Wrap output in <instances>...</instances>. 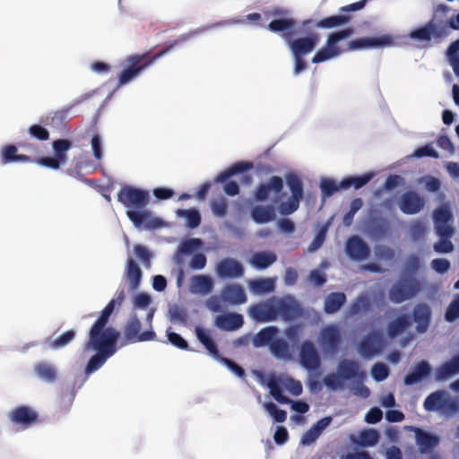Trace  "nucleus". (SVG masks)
Masks as SVG:
<instances>
[{
  "mask_svg": "<svg viewBox=\"0 0 459 459\" xmlns=\"http://www.w3.org/2000/svg\"><path fill=\"white\" fill-rule=\"evenodd\" d=\"M427 411H440L444 414H453L459 411V401L449 396L445 390L431 393L424 401Z\"/></svg>",
  "mask_w": 459,
  "mask_h": 459,
  "instance_id": "nucleus-4",
  "label": "nucleus"
},
{
  "mask_svg": "<svg viewBox=\"0 0 459 459\" xmlns=\"http://www.w3.org/2000/svg\"><path fill=\"white\" fill-rule=\"evenodd\" d=\"M277 260V255L273 252H256L251 259V264L256 269H265L272 265Z\"/></svg>",
  "mask_w": 459,
  "mask_h": 459,
  "instance_id": "nucleus-42",
  "label": "nucleus"
},
{
  "mask_svg": "<svg viewBox=\"0 0 459 459\" xmlns=\"http://www.w3.org/2000/svg\"><path fill=\"white\" fill-rule=\"evenodd\" d=\"M408 429L414 432L415 442L420 454L430 452L438 444V438L436 436L420 428L410 426Z\"/></svg>",
  "mask_w": 459,
  "mask_h": 459,
  "instance_id": "nucleus-26",
  "label": "nucleus"
},
{
  "mask_svg": "<svg viewBox=\"0 0 459 459\" xmlns=\"http://www.w3.org/2000/svg\"><path fill=\"white\" fill-rule=\"evenodd\" d=\"M106 336L89 334L88 347L97 351L88 361L85 374L90 375L100 368L106 360L117 351V333L113 331L107 333Z\"/></svg>",
  "mask_w": 459,
  "mask_h": 459,
  "instance_id": "nucleus-2",
  "label": "nucleus"
},
{
  "mask_svg": "<svg viewBox=\"0 0 459 459\" xmlns=\"http://www.w3.org/2000/svg\"><path fill=\"white\" fill-rule=\"evenodd\" d=\"M221 299L231 305H240L247 301V295L240 285L229 284L223 288Z\"/></svg>",
  "mask_w": 459,
  "mask_h": 459,
  "instance_id": "nucleus-28",
  "label": "nucleus"
},
{
  "mask_svg": "<svg viewBox=\"0 0 459 459\" xmlns=\"http://www.w3.org/2000/svg\"><path fill=\"white\" fill-rule=\"evenodd\" d=\"M420 268V260L416 255H411L407 257L401 276L415 277Z\"/></svg>",
  "mask_w": 459,
  "mask_h": 459,
  "instance_id": "nucleus-52",
  "label": "nucleus"
},
{
  "mask_svg": "<svg viewBox=\"0 0 459 459\" xmlns=\"http://www.w3.org/2000/svg\"><path fill=\"white\" fill-rule=\"evenodd\" d=\"M194 34V31H190L178 36V39L169 43L160 51L152 56H151L149 52H146L128 56L126 60V66L117 75L118 85L122 86L132 82L156 60L170 52L177 46H179L190 39Z\"/></svg>",
  "mask_w": 459,
  "mask_h": 459,
  "instance_id": "nucleus-1",
  "label": "nucleus"
},
{
  "mask_svg": "<svg viewBox=\"0 0 459 459\" xmlns=\"http://www.w3.org/2000/svg\"><path fill=\"white\" fill-rule=\"evenodd\" d=\"M216 272L221 278L234 279L243 276L244 268L238 261L233 258H225L217 264Z\"/></svg>",
  "mask_w": 459,
  "mask_h": 459,
  "instance_id": "nucleus-24",
  "label": "nucleus"
},
{
  "mask_svg": "<svg viewBox=\"0 0 459 459\" xmlns=\"http://www.w3.org/2000/svg\"><path fill=\"white\" fill-rule=\"evenodd\" d=\"M126 276L131 289H137L142 279V270L132 258L127 260Z\"/></svg>",
  "mask_w": 459,
  "mask_h": 459,
  "instance_id": "nucleus-45",
  "label": "nucleus"
},
{
  "mask_svg": "<svg viewBox=\"0 0 459 459\" xmlns=\"http://www.w3.org/2000/svg\"><path fill=\"white\" fill-rule=\"evenodd\" d=\"M267 386L271 395L280 403L288 404L292 403L290 399L283 395L282 389L275 377L269 378Z\"/></svg>",
  "mask_w": 459,
  "mask_h": 459,
  "instance_id": "nucleus-50",
  "label": "nucleus"
},
{
  "mask_svg": "<svg viewBox=\"0 0 459 459\" xmlns=\"http://www.w3.org/2000/svg\"><path fill=\"white\" fill-rule=\"evenodd\" d=\"M116 305V300H110L104 309L101 311L100 316L91 325L89 334L98 335V336H106L108 332H115L117 333V340H118L120 336V333L115 329L114 327H107V325L109 321V317L112 315Z\"/></svg>",
  "mask_w": 459,
  "mask_h": 459,
  "instance_id": "nucleus-14",
  "label": "nucleus"
},
{
  "mask_svg": "<svg viewBox=\"0 0 459 459\" xmlns=\"http://www.w3.org/2000/svg\"><path fill=\"white\" fill-rule=\"evenodd\" d=\"M300 364L307 370H317L321 366V358L310 341L302 342L299 350Z\"/></svg>",
  "mask_w": 459,
  "mask_h": 459,
  "instance_id": "nucleus-20",
  "label": "nucleus"
},
{
  "mask_svg": "<svg viewBox=\"0 0 459 459\" xmlns=\"http://www.w3.org/2000/svg\"><path fill=\"white\" fill-rule=\"evenodd\" d=\"M283 180L279 176H273L270 178L267 183H261L257 186L254 198L257 202L266 201L271 193H274L275 195H279L283 190Z\"/></svg>",
  "mask_w": 459,
  "mask_h": 459,
  "instance_id": "nucleus-22",
  "label": "nucleus"
},
{
  "mask_svg": "<svg viewBox=\"0 0 459 459\" xmlns=\"http://www.w3.org/2000/svg\"><path fill=\"white\" fill-rule=\"evenodd\" d=\"M424 205V198L413 190L404 192L399 200V208L405 214H416Z\"/></svg>",
  "mask_w": 459,
  "mask_h": 459,
  "instance_id": "nucleus-21",
  "label": "nucleus"
},
{
  "mask_svg": "<svg viewBox=\"0 0 459 459\" xmlns=\"http://www.w3.org/2000/svg\"><path fill=\"white\" fill-rule=\"evenodd\" d=\"M117 201L128 210H142L149 204L148 191L132 186H124L117 193Z\"/></svg>",
  "mask_w": 459,
  "mask_h": 459,
  "instance_id": "nucleus-6",
  "label": "nucleus"
},
{
  "mask_svg": "<svg viewBox=\"0 0 459 459\" xmlns=\"http://www.w3.org/2000/svg\"><path fill=\"white\" fill-rule=\"evenodd\" d=\"M279 329L276 326H267L261 329L254 339V345L255 347H262L265 345L271 346V343L276 339Z\"/></svg>",
  "mask_w": 459,
  "mask_h": 459,
  "instance_id": "nucleus-40",
  "label": "nucleus"
},
{
  "mask_svg": "<svg viewBox=\"0 0 459 459\" xmlns=\"http://www.w3.org/2000/svg\"><path fill=\"white\" fill-rule=\"evenodd\" d=\"M370 234L376 238H384L389 230V223L382 218L374 219L368 225Z\"/></svg>",
  "mask_w": 459,
  "mask_h": 459,
  "instance_id": "nucleus-47",
  "label": "nucleus"
},
{
  "mask_svg": "<svg viewBox=\"0 0 459 459\" xmlns=\"http://www.w3.org/2000/svg\"><path fill=\"white\" fill-rule=\"evenodd\" d=\"M359 439L362 446H373L377 444L379 434L373 429H365L360 432Z\"/></svg>",
  "mask_w": 459,
  "mask_h": 459,
  "instance_id": "nucleus-56",
  "label": "nucleus"
},
{
  "mask_svg": "<svg viewBox=\"0 0 459 459\" xmlns=\"http://www.w3.org/2000/svg\"><path fill=\"white\" fill-rule=\"evenodd\" d=\"M36 376L47 383H55L57 379V370L54 365L48 362H39L34 366Z\"/></svg>",
  "mask_w": 459,
  "mask_h": 459,
  "instance_id": "nucleus-34",
  "label": "nucleus"
},
{
  "mask_svg": "<svg viewBox=\"0 0 459 459\" xmlns=\"http://www.w3.org/2000/svg\"><path fill=\"white\" fill-rule=\"evenodd\" d=\"M276 319L281 316L285 321L294 320L302 315V308L293 299L274 298Z\"/></svg>",
  "mask_w": 459,
  "mask_h": 459,
  "instance_id": "nucleus-18",
  "label": "nucleus"
},
{
  "mask_svg": "<svg viewBox=\"0 0 459 459\" xmlns=\"http://www.w3.org/2000/svg\"><path fill=\"white\" fill-rule=\"evenodd\" d=\"M272 354L278 359H290V346L283 339H275L269 347Z\"/></svg>",
  "mask_w": 459,
  "mask_h": 459,
  "instance_id": "nucleus-48",
  "label": "nucleus"
},
{
  "mask_svg": "<svg viewBox=\"0 0 459 459\" xmlns=\"http://www.w3.org/2000/svg\"><path fill=\"white\" fill-rule=\"evenodd\" d=\"M319 344L325 354L334 355L338 352L342 342L340 330L335 325L322 328L318 336Z\"/></svg>",
  "mask_w": 459,
  "mask_h": 459,
  "instance_id": "nucleus-11",
  "label": "nucleus"
},
{
  "mask_svg": "<svg viewBox=\"0 0 459 459\" xmlns=\"http://www.w3.org/2000/svg\"><path fill=\"white\" fill-rule=\"evenodd\" d=\"M116 305V300H110L104 309L101 311L100 316L91 325L89 334L98 335V336H106L108 332H115L117 333V340H118L120 336V333L115 329L114 327H107V325L109 321V317L112 315Z\"/></svg>",
  "mask_w": 459,
  "mask_h": 459,
  "instance_id": "nucleus-15",
  "label": "nucleus"
},
{
  "mask_svg": "<svg viewBox=\"0 0 459 459\" xmlns=\"http://www.w3.org/2000/svg\"><path fill=\"white\" fill-rule=\"evenodd\" d=\"M320 187L324 198L330 197L339 189H342L340 183L337 184L333 179L330 178L323 179L320 183Z\"/></svg>",
  "mask_w": 459,
  "mask_h": 459,
  "instance_id": "nucleus-61",
  "label": "nucleus"
},
{
  "mask_svg": "<svg viewBox=\"0 0 459 459\" xmlns=\"http://www.w3.org/2000/svg\"><path fill=\"white\" fill-rule=\"evenodd\" d=\"M445 318L447 322H454L459 318V295L447 307Z\"/></svg>",
  "mask_w": 459,
  "mask_h": 459,
  "instance_id": "nucleus-64",
  "label": "nucleus"
},
{
  "mask_svg": "<svg viewBox=\"0 0 459 459\" xmlns=\"http://www.w3.org/2000/svg\"><path fill=\"white\" fill-rule=\"evenodd\" d=\"M302 199L290 196V198L280 204V212L282 215H290L296 212L299 207V203Z\"/></svg>",
  "mask_w": 459,
  "mask_h": 459,
  "instance_id": "nucleus-58",
  "label": "nucleus"
},
{
  "mask_svg": "<svg viewBox=\"0 0 459 459\" xmlns=\"http://www.w3.org/2000/svg\"><path fill=\"white\" fill-rule=\"evenodd\" d=\"M155 338L156 333L152 327L142 331L140 319L135 313H133L124 326V337L121 345L153 341Z\"/></svg>",
  "mask_w": 459,
  "mask_h": 459,
  "instance_id": "nucleus-5",
  "label": "nucleus"
},
{
  "mask_svg": "<svg viewBox=\"0 0 459 459\" xmlns=\"http://www.w3.org/2000/svg\"><path fill=\"white\" fill-rule=\"evenodd\" d=\"M371 375L376 381H384L389 376V368L385 364L377 362L372 367Z\"/></svg>",
  "mask_w": 459,
  "mask_h": 459,
  "instance_id": "nucleus-63",
  "label": "nucleus"
},
{
  "mask_svg": "<svg viewBox=\"0 0 459 459\" xmlns=\"http://www.w3.org/2000/svg\"><path fill=\"white\" fill-rule=\"evenodd\" d=\"M178 214L186 218V225L190 229H195L201 223V215L199 212L195 209L179 210Z\"/></svg>",
  "mask_w": 459,
  "mask_h": 459,
  "instance_id": "nucleus-57",
  "label": "nucleus"
},
{
  "mask_svg": "<svg viewBox=\"0 0 459 459\" xmlns=\"http://www.w3.org/2000/svg\"><path fill=\"white\" fill-rule=\"evenodd\" d=\"M55 155L65 163L67 160V151L72 147V142L67 139H58L52 143Z\"/></svg>",
  "mask_w": 459,
  "mask_h": 459,
  "instance_id": "nucleus-53",
  "label": "nucleus"
},
{
  "mask_svg": "<svg viewBox=\"0 0 459 459\" xmlns=\"http://www.w3.org/2000/svg\"><path fill=\"white\" fill-rule=\"evenodd\" d=\"M385 346L383 334L379 331H372L366 334L358 343V351L363 359H371L381 352Z\"/></svg>",
  "mask_w": 459,
  "mask_h": 459,
  "instance_id": "nucleus-10",
  "label": "nucleus"
},
{
  "mask_svg": "<svg viewBox=\"0 0 459 459\" xmlns=\"http://www.w3.org/2000/svg\"><path fill=\"white\" fill-rule=\"evenodd\" d=\"M244 324L242 315L238 313H228L216 317V325L225 331H235Z\"/></svg>",
  "mask_w": 459,
  "mask_h": 459,
  "instance_id": "nucleus-30",
  "label": "nucleus"
},
{
  "mask_svg": "<svg viewBox=\"0 0 459 459\" xmlns=\"http://www.w3.org/2000/svg\"><path fill=\"white\" fill-rule=\"evenodd\" d=\"M431 371V368L427 361L419 362L413 370L407 374L404 377V384L406 385H411L427 377Z\"/></svg>",
  "mask_w": 459,
  "mask_h": 459,
  "instance_id": "nucleus-32",
  "label": "nucleus"
},
{
  "mask_svg": "<svg viewBox=\"0 0 459 459\" xmlns=\"http://www.w3.org/2000/svg\"><path fill=\"white\" fill-rule=\"evenodd\" d=\"M126 216L136 228L144 227L147 230H156L163 225L160 218L152 217V213L146 210H127Z\"/></svg>",
  "mask_w": 459,
  "mask_h": 459,
  "instance_id": "nucleus-16",
  "label": "nucleus"
},
{
  "mask_svg": "<svg viewBox=\"0 0 459 459\" xmlns=\"http://www.w3.org/2000/svg\"><path fill=\"white\" fill-rule=\"evenodd\" d=\"M248 312L255 322L265 323L276 320L274 297L251 306Z\"/></svg>",
  "mask_w": 459,
  "mask_h": 459,
  "instance_id": "nucleus-17",
  "label": "nucleus"
},
{
  "mask_svg": "<svg viewBox=\"0 0 459 459\" xmlns=\"http://www.w3.org/2000/svg\"><path fill=\"white\" fill-rule=\"evenodd\" d=\"M249 286L253 292L258 294H266L273 291L274 281L273 280L267 279H257L250 281Z\"/></svg>",
  "mask_w": 459,
  "mask_h": 459,
  "instance_id": "nucleus-49",
  "label": "nucleus"
},
{
  "mask_svg": "<svg viewBox=\"0 0 459 459\" xmlns=\"http://www.w3.org/2000/svg\"><path fill=\"white\" fill-rule=\"evenodd\" d=\"M253 168V163L248 161H239L232 166H230L228 169L221 172L217 178L216 181L220 183L226 182L230 177L238 174L243 173L245 171H247Z\"/></svg>",
  "mask_w": 459,
  "mask_h": 459,
  "instance_id": "nucleus-41",
  "label": "nucleus"
},
{
  "mask_svg": "<svg viewBox=\"0 0 459 459\" xmlns=\"http://www.w3.org/2000/svg\"><path fill=\"white\" fill-rule=\"evenodd\" d=\"M151 304V297L146 293L137 294L134 299V310L136 309H146V323L152 327V323L154 316V309L149 308V305Z\"/></svg>",
  "mask_w": 459,
  "mask_h": 459,
  "instance_id": "nucleus-44",
  "label": "nucleus"
},
{
  "mask_svg": "<svg viewBox=\"0 0 459 459\" xmlns=\"http://www.w3.org/2000/svg\"><path fill=\"white\" fill-rule=\"evenodd\" d=\"M347 255L356 262L366 260L370 255L368 245L359 236L354 235L348 238L345 245Z\"/></svg>",
  "mask_w": 459,
  "mask_h": 459,
  "instance_id": "nucleus-19",
  "label": "nucleus"
},
{
  "mask_svg": "<svg viewBox=\"0 0 459 459\" xmlns=\"http://www.w3.org/2000/svg\"><path fill=\"white\" fill-rule=\"evenodd\" d=\"M353 33V29L347 28L330 34L327 38L326 47L320 48L315 54L312 58V63L318 64L337 56L341 53V50L336 47V44L340 40L349 38Z\"/></svg>",
  "mask_w": 459,
  "mask_h": 459,
  "instance_id": "nucleus-7",
  "label": "nucleus"
},
{
  "mask_svg": "<svg viewBox=\"0 0 459 459\" xmlns=\"http://www.w3.org/2000/svg\"><path fill=\"white\" fill-rule=\"evenodd\" d=\"M421 290L416 277L401 276L389 289L388 298L394 304H401L414 298Z\"/></svg>",
  "mask_w": 459,
  "mask_h": 459,
  "instance_id": "nucleus-3",
  "label": "nucleus"
},
{
  "mask_svg": "<svg viewBox=\"0 0 459 459\" xmlns=\"http://www.w3.org/2000/svg\"><path fill=\"white\" fill-rule=\"evenodd\" d=\"M337 371L344 381L357 379L361 383L366 377L365 372L360 369L359 363L352 359H342L337 366Z\"/></svg>",
  "mask_w": 459,
  "mask_h": 459,
  "instance_id": "nucleus-23",
  "label": "nucleus"
},
{
  "mask_svg": "<svg viewBox=\"0 0 459 459\" xmlns=\"http://www.w3.org/2000/svg\"><path fill=\"white\" fill-rule=\"evenodd\" d=\"M456 374H459V354L453 356L450 360L446 361L437 368L436 379L444 381Z\"/></svg>",
  "mask_w": 459,
  "mask_h": 459,
  "instance_id": "nucleus-31",
  "label": "nucleus"
},
{
  "mask_svg": "<svg viewBox=\"0 0 459 459\" xmlns=\"http://www.w3.org/2000/svg\"><path fill=\"white\" fill-rule=\"evenodd\" d=\"M347 300L343 292H331L325 299L324 311L326 314H334L345 304Z\"/></svg>",
  "mask_w": 459,
  "mask_h": 459,
  "instance_id": "nucleus-33",
  "label": "nucleus"
},
{
  "mask_svg": "<svg viewBox=\"0 0 459 459\" xmlns=\"http://www.w3.org/2000/svg\"><path fill=\"white\" fill-rule=\"evenodd\" d=\"M411 325V317L403 314L387 325V333L390 338H394L404 332Z\"/></svg>",
  "mask_w": 459,
  "mask_h": 459,
  "instance_id": "nucleus-37",
  "label": "nucleus"
},
{
  "mask_svg": "<svg viewBox=\"0 0 459 459\" xmlns=\"http://www.w3.org/2000/svg\"><path fill=\"white\" fill-rule=\"evenodd\" d=\"M69 108L49 113L43 119L45 125L56 129H62L67 121Z\"/></svg>",
  "mask_w": 459,
  "mask_h": 459,
  "instance_id": "nucleus-38",
  "label": "nucleus"
},
{
  "mask_svg": "<svg viewBox=\"0 0 459 459\" xmlns=\"http://www.w3.org/2000/svg\"><path fill=\"white\" fill-rule=\"evenodd\" d=\"M297 27V22L293 18L281 17L274 19L268 24V29L273 32H294Z\"/></svg>",
  "mask_w": 459,
  "mask_h": 459,
  "instance_id": "nucleus-39",
  "label": "nucleus"
},
{
  "mask_svg": "<svg viewBox=\"0 0 459 459\" xmlns=\"http://www.w3.org/2000/svg\"><path fill=\"white\" fill-rule=\"evenodd\" d=\"M439 240L434 244V250L439 254L453 252L455 247L450 238L452 237H439Z\"/></svg>",
  "mask_w": 459,
  "mask_h": 459,
  "instance_id": "nucleus-62",
  "label": "nucleus"
},
{
  "mask_svg": "<svg viewBox=\"0 0 459 459\" xmlns=\"http://www.w3.org/2000/svg\"><path fill=\"white\" fill-rule=\"evenodd\" d=\"M190 286L192 292L207 295L213 289V281L208 275H195L191 278Z\"/></svg>",
  "mask_w": 459,
  "mask_h": 459,
  "instance_id": "nucleus-35",
  "label": "nucleus"
},
{
  "mask_svg": "<svg viewBox=\"0 0 459 459\" xmlns=\"http://www.w3.org/2000/svg\"><path fill=\"white\" fill-rule=\"evenodd\" d=\"M9 420L18 428L26 429L39 422V413L31 407L21 405L15 407L9 414Z\"/></svg>",
  "mask_w": 459,
  "mask_h": 459,
  "instance_id": "nucleus-12",
  "label": "nucleus"
},
{
  "mask_svg": "<svg viewBox=\"0 0 459 459\" xmlns=\"http://www.w3.org/2000/svg\"><path fill=\"white\" fill-rule=\"evenodd\" d=\"M252 220L257 224H265L276 218L275 208L272 204L255 205L250 211Z\"/></svg>",
  "mask_w": 459,
  "mask_h": 459,
  "instance_id": "nucleus-29",
  "label": "nucleus"
},
{
  "mask_svg": "<svg viewBox=\"0 0 459 459\" xmlns=\"http://www.w3.org/2000/svg\"><path fill=\"white\" fill-rule=\"evenodd\" d=\"M351 17L348 14H340L325 17L316 23L318 29H333L349 23Z\"/></svg>",
  "mask_w": 459,
  "mask_h": 459,
  "instance_id": "nucleus-43",
  "label": "nucleus"
},
{
  "mask_svg": "<svg viewBox=\"0 0 459 459\" xmlns=\"http://www.w3.org/2000/svg\"><path fill=\"white\" fill-rule=\"evenodd\" d=\"M286 182L291 193L290 196L303 199L304 191L301 179L295 174H289L286 177Z\"/></svg>",
  "mask_w": 459,
  "mask_h": 459,
  "instance_id": "nucleus-51",
  "label": "nucleus"
},
{
  "mask_svg": "<svg viewBox=\"0 0 459 459\" xmlns=\"http://www.w3.org/2000/svg\"><path fill=\"white\" fill-rule=\"evenodd\" d=\"M264 406L268 413L273 418L274 421L281 423L286 420L287 412L284 410L278 408L273 403H266Z\"/></svg>",
  "mask_w": 459,
  "mask_h": 459,
  "instance_id": "nucleus-59",
  "label": "nucleus"
},
{
  "mask_svg": "<svg viewBox=\"0 0 459 459\" xmlns=\"http://www.w3.org/2000/svg\"><path fill=\"white\" fill-rule=\"evenodd\" d=\"M76 336V332L73 329L68 330L56 337L50 342V348L60 349L69 344Z\"/></svg>",
  "mask_w": 459,
  "mask_h": 459,
  "instance_id": "nucleus-55",
  "label": "nucleus"
},
{
  "mask_svg": "<svg viewBox=\"0 0 459 459\" xmlns=\"http://www.w3.org/2000/svg\"><path fill=\"white\" fill-rule=\"evenodd\" d=\"M393 44V38L385 34L378 38H359L351 40L349 43L350 50H357L360 48H380Z\"/></svg>",
  "mask_w": 459,
  "mask_h": 459,
  "instance_id": "nucleus-25",
  "label": "nucleus"
},
{
  "mask_svg": "<svg viewBox=\"0 0 459 459\" xmlns=\"http://www.w3.org/2000/svg\"><path fill=\"white\" fill-rule=\"evenodd\" d=\"M434 227L438 237H453L455 229L453 228L454 216L447 207H440L433 212Z\"/></svg>",
  "mask_w": 459,
  "mask_h": 459,
  "instance_id": "nucleus-13",
  "label": "nucleus"
},
{
  "mask_svg": "<svg viewBox=\"0 0 459 459\" xmlns=\"http://www.w3.org/2000/svg\"><path fill=\"white\" fill-rule=\"evenodd\" d=\"M295 34V32H286L282 35L293 56H304L308 55L316 48L320 40L319 35L316 32L310 33L307 37L293 39Z\"/></svg>",
  "mask_w": 459,
  "mask_h": 459,
  "instance_id": "nucleus-8",
  "label": "nucleus"
},
{
  "mask_svg": "<svg viewBox=\"0 0 459 459\" xmlns=\"http://www.w3.org/2000/svg\"><path fill=\"white\" fill-rule=\"evenodd\" d=\"M374 174L367 173L358 177H347L342 179L340 186L342 189H348L353 186L355 189H359L367 185L373 178Z\"/></svg>",
  "mask_w": 459,
  "mask_h": 459,
  "instance_id": "nucleus-46",
  "label": "nucleus"
},
{
  "mask_svg": "<svg viewBox=\"0 0 459 459\" xmlns=\"http://www.w3.org/2000/svg\"><path fill=\"white\" fill-rule=\"evenodd\" d=\"M370 308V301L368 298L364 295H359L354 302L350 306V314L357 315L361 311H368Z\"/></svg>",
  "mask_w": 459,
  "mask_h": 459,
  "instance_id": "nucleus-54",
  "label": "nucleus"
},
{
  "mask_svg": "<svg viewBox=\"0 0 459 459\" xmlns=\"http://www.w3.org/2000/svg\"><path fill=\"white\" fill-rule=\"evenodd\" d=\"M195 332L198 341L205 347L209 354L218 360L221 356L219 352L216 343L211 338L209 333L205 329L199 326L195 327Z\"/></svg>",
  "mask_w": 459,
  "mask_h": 459,
  "instance_id": "nucleus-36",
  "label": "nucleus"
},
{
  "mask_svg": "<svg viewBox=\"0 0 459 459\" xmlns=\"http://www.w3.org/2000/svg\"><path fill=\"white\" fill-rule=\"evenodd\" d=\"M375 255L378 260L390 262L395 258V251L385 245H377L375 247Z\"/></svg>",
  "mask_w": 459,
  "mask_h": 459,
  "instance_id": "nucleus-60",
  "label": "nucleus"
},
{
  "mask_svg": "<svg viewBox=\"0 0 459 459\" xmlns=\"http://www.w3.org/2000/svg\"><path fill=\"white\" fill-rule=\"evenodd\" d=\"M448 34L446 25L438 24L435 19H431L425 25L410 32L409 37L418 41L440 42Z\"/></svg>",
  "mask_w": 459,
  "mask_h": 459,
  "instance_id": "nucleus-9",
  "label": "nucleus"
},
{
  "mask_svg": "<svg viewBox=\"0 0 459 459\" xmlns=\"http://www.w3.org/2000/svg\"><path fill=\"white\" fill-rule=\"evenodd\" d=\"M412 317L417 324V332L420 333H425L431 320V309L429 306L425 303L417 304L413 308Z\"/></svg>",
  "mask_w": 459,
  "mask_h": 459,
  "instance_id": "nucleus-27",
  "label": "nucleus"
}]
</instances>
